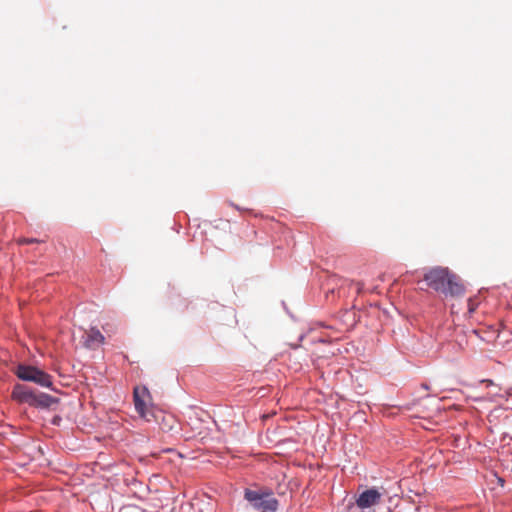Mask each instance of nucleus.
Segmentation results:
<instances>
[{
	"instance_id": "3",
	"label": "nucleus",
	"mask_w": 512,
	"mask_h": 512,
	"mask_svg": "<svg viewBox=\"0 0 512 512\" xmlns=\"http://www.w3.org/2000/svg\"><path fill=\"white\" fill-rule=\"evenodd\" d=\"M243 497L249 508L256 512H276L279 507L273 490L268 487L246 488Z\"/></svg>"
},
{
	"instance_id": "5",
	"label": "nucleus",
	"mask_w": 512,
	"mask_h": 512,
	"mask_svg": "<svg viewBox=\"0 0 512 512\" xmlns=\"http://www.w3.org/2000/svg\"><path fill=\"white\" fill-rule=\"evenodd\" d=\"M16 376L23 380L33 382L45 388H53L52 376L35 366L20 364L17 366Z\"/></svg>"
},
{
	"instance_id": "8",
	"label": "nucleus",
	"mask_w": 512,
	"mask_h": 512,
	"mask_svg": "<svg viewBox=\"0 0 512 512\" xmlns=\"http://www.w3.org/2000/svg\"><path fill=\"white\" fill-rule=\"evenodd\" d=\"M478 306V301L475 298L468 299V312L472 314Z\"/></svg>"
},
{
	"instance_id": "4",
	"label": "nucleus",
	"mask_w": 512,
	"mask_h": 512,
	"mask_svg": "<svg viewBox=\"0 0 512 512\" xmlns=\"http://www.w3.org/2000/svg\"><path fill=\"white\" fill-rule=\"evenodd\" d=\"M11 397L20 404H28L29 406L39 409H48L59 402V399L51 395L36 392L22 384L14 386Z\"/></svg>"
},
{
	"instance_id": "7",
	"label": "nucleus",
	"mask_w": 512,
	"mask_h": 512,
	"mask_svg": "<svg viewBox=\"0 0 512 512\" xmlns=\"http://www.w3.org/2000/svg\"><path fill=\"white\" fill-rule=\"evenodd\" d=\"M105 341V337L103 334L95 327L90 328L85 332L84 336V346L90 349H95L103 344Z\"/></svg>"
},
{
	"instance_id": "9",
	"label": "nucleus",
	"mask_w": 512,
	"mask_h": 512,
	"mask_svg": "<svg viewBox=\"0 0 512 512\" xmlns=\"http://www.w3.org/2000/svg\"><path fill=\"white\" fill-rule=\"evenodd\" d=\"M351 285H355L356 291H357L358 294L362 292L363 287H364V284L361 283V282H354V281H352Z\"/></svg>"
},
{
	"instance_id": "10",
	"label": "nucleus",
	"mask_w": 512,
	"mask_h": 512,
	"mask_svg": "<svg viewBox=\"0 0 512 512\" xmlns=\"http://www.w3.org/2000/svg\"><path fill=\"white\" fill-rule=\"evenodd\" d=\"M25 242H26V243H32V242H34V240H33V239H31V240H25Z\"/></svg>"
},
{
	"instance_id": "2",
	"label": "nucleus",
	"mask_w": 512,
	"mask_h": 512,
	"mask_svg": "<svg viewBox=\"0 0 512 512\" xmlns=\"http://www.w3.org/2000/svg\"><path fill=\"white\" fill-rule=\"evenodd\" d=\"M424 280L430 288L446 296L460 297L465 292L460 278L451 273L448 268L434 267L425 273Z\"/></svg>"
},
{
	"instance_id": "1",
	"label": "nucleus",
	"mask_w": 512,
	"mask_h": 512,
	"mask_svg": "<svg viewBox=\"0 0 512 512\" xmlns=\"http://www.w3.org/2000/svg\"><path fill=\"white\" fill-rule=\"evenodd\" d=\"M133 397L136 411L147 422L155 421L163 432H170L177 427L173 415L147 406L145 399L149 397V391L146 387L134 388Z\"/></svg>"
},
{
	"instance_id": "6",
	"label": "nucleus",
	"mask_w": 512,
	"mask_h": 512,
	"mask_svg": "<svg viewBox=\"0 0 512 512\" xmlns=\"http://www.w3.org/2000/svg\"><path fill=\"white\" fill-rule=\"evenodd\" d=\"M382 498V493L376 488H370L359 494L356 505L364 510L377 505Z\"/></svg>"
}]
</instances>
